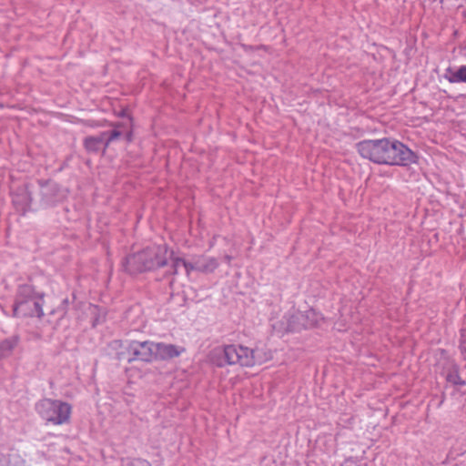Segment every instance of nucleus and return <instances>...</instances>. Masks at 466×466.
I'll return each instance as SVG.
<instances>
[{"label":"nucleus","instance_id":"obj_10","mask_svg":"<svg viewBox=\"0 0 466 466\" xmlns=\"http://www.w3.org/2000/svg\"><path fill=\"white\" fill-rule=\"evenodd\" d=\"M440 365H441V373L448 382L459 386L465 385V381L459 375V368L453 360L444 357V362Z\"/></svg>","mask_w":466,"mask_h":466},{"label":"nucleus","instance_id":"obj_7","mask_svg":"<svg viewBox=\"0 0 466 466\" xmlns=\"http://www.w3.org/2000/svg\"><path fill=\"white\" fill-rule=\"evenodd\" d=\"M116 345L123 346V343L116 341ZM126 351L118 353L119 360H126L128 362L141 360L151 361L154 360L152 341H130L124 345Z\"/></svg>","mask_w":466,"mask_h":466},{"label":"nucleus","instance_id":"obj_9","mask_svg":"<svg viewBox=\"0 0 466 466\" xmlns=\"http://www.w3.org/2000/svg\"><path fill=\"white\" fill-rule=\"evenodd\" d=\"M153 350L154 360H168L179 356L185 349L173 344L153 342Z\"/></svg>","mask_w":466,"mask_h":466},{"label":"nucleus","instance_id":"obj_3","mask_svg":"<svg viewBox=\"0 0 466 466\" xmlns=\"http://www.w3.org/2000/svg\"><path fill=\"white\" fill-rule=\"evenodd\" d=\"M217 353L224 358L218 363L219 366L239 364L253 367L261 365L272 358L271 352L263 347L249 349L240 345H228L223 350H218Z\"/></svg>","mask_w":466,"mask_h":466},{"label":"nucleus","instance_id":"obj_19","mask_svg":"<svg viewBox=\"0 0 466 466\" xmlns=\"http://www.w3.org/2000/svg\"><path fill=\"white\" fill-rule=\"evenodd\" d=\"M103 134H106V146L108 145V143L110 141H113L116 138H118L120 136H121V133L118 131V130H112L110 132H104Z\"/></svg>","mask_w":466,"mask_h":466},{"label":"nucleus","instance_id":"obj_4","mask_svg":"<svg viewBox=\"0 0 466 466\" xmlns=\"http://www.w3.org/2000/svg\"><path fill=\"white\" fill-rule=\"evenodd\" d=\"M43 301L42 293L35 291L29 284L21 285L14 304V316L41 317L43 315Z\"/></svg>","mask_w":466,"mask_h":466},{"label":"nucleus","instance_id":"obj_13","mask_svg":"<svg viewBox=\"0 0 466 466\" xmlns=\"http://www.w3.org/2000/svg\"><path fill=\"white\" fill-rule=\"evenodd\" d=\"M106 134H100L97 137H89L85 140V147L88 151L97 152L105 150L106 146Z\"/></svg>","mask_w":466,"mask_h":466},{"label":"nucleus","instance_id":"obj_15","mask_svg":"<svg viewBox=\"0 0 466 466\" xmlns=\"http://www.w3.org/2000/svg\"><path fill=\"white\" fill-rule=\"evenodd\" d=\"M296 317H297V313L296 314H293L291 316H285L283 317L282 319L277 321V322H274L272 324V327L273 329H275V326L278 325V324H280L282 323L283 326H289V325H301V323L303 322V320H297L296 319Z\"/></svg>","mask_w":466,"mask_h":466},{"label":"nucleus","instance_id":"obj_17","mask_svg":"<svg viewBox=\"0 0 466 466\" xmlns=\"http://www.w3.org/2000/svg\"><path fill=\"white\" fill-rule=\"evenodd\" d=\"M123 466H151L150 463L140 458L129 459Z\"/></svg>","mask_w":466,"mask_h":466},{"label":"nucleus","instance_id":"obj_21","mask_svg":"<svg viewBox=\"0 0 466 466\" xmlns=\"http://www.w3.org/2000/svg\"><path fill=\"white\" fill-rule=\"evenodd\" d=\"M225 259H226V261H227V262H228V263H229V262H230V260H231V257H230V256H226V257H225Z\"/></svg>","mask_w":466,"mask_h":466},{"label":"nucleus","instance_id":"obj_5","mask_svg":"<svg viewBox=\"0 0 466 466\" xmlns=\"http://www.w3.org/2000/svg\"><path fill=\"white\" fill-rule=\"evenodd\" d=\"M36 410L44 420L55 425L68 422L71 415V406L58 400H42L36 404Z\"/></svg>","mask_w":466,"mask_h":466},{"label":"nucleus","instance_id":"obj_8","mask_svg":"<svg viewBox=\"0 0 466 466\" xmlns=\"http://www.w3.org/2000/svg\"><path fill=\"white\" fill-rule=\"evenodd\" d=\"M297 320H303L301 325H289L283 326L282 323L275 326V330L279 333L299 331L303 329H309L319 324L322 319L321 315L314 309H309L305 312H298Z\"/></svg>","mask_w":466,"mask_h":466},{"label":"nucleus","instance_id":"obj_12","mask_svg":"<svg viewBox=\"0 0 466 466\" xmlns=\"http://www.w3.org/2000/svg\"><path fill=\"white\" fill-rule=\"evenodd\" d=\"M18 342L19 337L15 335L0 340V359L10 357Z\"/></svg>","mask_w":466,"mask_h":466},{"label":"nucleus","instance_id":"obj_20","mask_svg":"<svg viewBox=\"0 0 466 466\" xmlns=\"http://www.w3.org/2000/svg\"><path fill=\"white\" fill-rule=\"evenodd\" d=\"M6 460L3 453L0 452V466H5Z\"/></svg>","mask_w":466,"mask_h":466},{"label":"nucleus","instance_id":"obj_16","mask_svg":"<svg viewBox=\"0 0 466 466\" xmlns=\"http://www.w3.org/2000/svg\"><path fill=\"white\" fill-rule=\"evenodd\" d=\"M50 191H56L57 186L52 182H46L45 186H43L42 194L46 198L47 201H51V196L49 194Z\"/></svg>","mask_w":466,"mask_h":466},{"label":"nucleus","instance_id":"obj_6","mask_svg":"<svg viewBox=\"0 0 466 466\" xmlns=\"http://www.w3.org/2000/svg\"><path fill=\"white\" fill-rule=\"evenodd\" d=\"M219 263L218 258L209 256H195L191 262H187L181 258H173L171 274H177L179 268H184L186 274L189 277L191 271L196 270L202 273H211Z\"/></svg>","mask_w":466,"mask_h":466},{"label":"nucleus","instance_id":"obj_11","mask_svg":"<svg viewBox=\"0 0 466 466\" xmlns=\"http://www.w3.org/2000/svg\"><path fill=\"white\" fill-rule=\"evenodd\" d=\"M444 78L450 83H466V65L461 66L457 69L449 67L446 69Z\"/></svg>","mask_w":466,"mask_h":466},{"label":"nucleus","instance_id":"obj_2","mask_svg":"<svg viewBox=\"0 0 466 466\" xmlns=\"http://www.w3.org/2000/svg\"><path fill=\"white\" fill-rule=\"evenodd\" d=\"M173 258H177L174 252L168 250L166 246L148 247L141 252L127 258L125 268L129 273H137L145 270L155 269L167 265Z\"/></svg>","mask_w":466,"mask_h":466},{"label":"nucleus","instance_id":"obj_14","mask_svg":"<svg viewBox=\"0 0 466 466\" xmlns=\"http://www.w3.org/2000/svg\"><path fill=\"white\" fill-rule=\"evenodd\" d=\"M13 202L17 210L25 212L30 207L31 197L25 189H22L20 193L14 196Z\"/></svg>","mask_w":466,"mask_h":466},{"label":"nucleus","instance_id":"obj_18","mask_svg":"<svg viewBox=\"0 0 466 466\" xmlns=\"http://www.w3.org/2000/svg\"><path fill=\"white\" fill-rule=\"evenodd\" d=\"M460 349L463 359L466 361V329H462L461 331Z\"/></svg>","mask_w":466,"mask_h":466},{"label":"nucleus","instance_id":"obj_1","mask_svg":"<svg viewBox=\"0 0 466 466\" xmlns=\"http://www.w3.org/2000/svg\"><path fill=\"white\" fill-rule=\"evenodd\" d=\"M356 147L362 157L376 164L407 166L415 162L414 153L395 139L363 140Z\"/></svg>","mask_w":466,"mask_h":466}]
</instances>
